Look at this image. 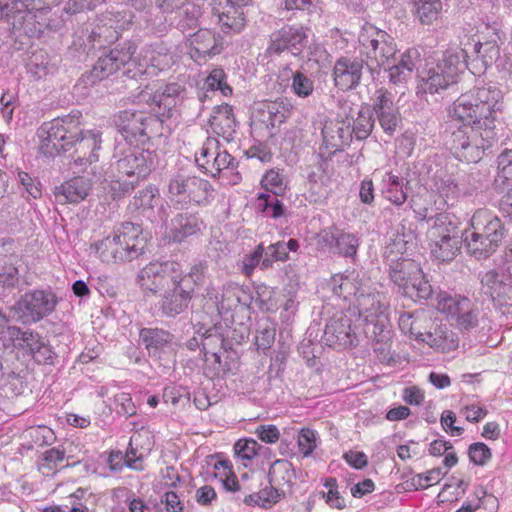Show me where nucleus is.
<instances>
[{
    "instance_id": "45",
    "label": "nucleus",
    "mask_w": 512,
    "mask_h": 512,
    "mask_svg": "<svg viewBox=\"0 0 512 512\" xmlns=\"http://www.w3.org/2000/svg\"><path fill=\"white\" fill-rule=\"evenodd\" d=\"M256 208L259 212L274 219L282 217L285 213L284 204L278 199V196L275 193L260 194L256 201Z\"/></svg>"
},
{
    "instance_id": "21",
    "label": "nucleus",
    "mask_w": 512,
    "mask_h": 512,
    "mask_svg": "<svg viewBox=\"0 0 512 512\" xmlns=\"http://www.w3.org/2000/svg\"><path fill=\"white\" fill-rule=\"evenodd\" d=\"M369 284L371 280L365 273L352 270L333 275L327 285L335 296L344 300L354 297L356 300L362 292H367Z\"/></svg>"
},
{
    "instance_id": "43",
    "label": "nucleus",
    "mask_w": 512,
    "mask_h": 512,
    "mask_svg": "<svg viewBox=\"0 0 512 512\" xmlns=\"http://www.w3.org/2000/svg\"><path fill=\"white\" fill-rule=\"evenodd\" d=\"M205 271L206 266L203 263H199L191 267L188 273L183 274L181 265L178 263L176 283H179L193 295L195 287L203 283Z\"/></svg>"
},
{
    "instance_id": "32",
    "label": "nucleus",
    "mask_w": 512,
    "mask_h": 512,
    "mask_svg": "<svg viewBox=\"0 0 512 512\" xmlns=\"http://www.w3.org/2000/svg\"><path fill=\"white\" fill-rule=\"evenodd\" d=\"M91 183L84 177H74L55 188V197L59 203H79L84 200Z\"/></svg>"
},
{
    "instance_id": "28",
    "label": "nucleus",
    "mask_w": 512,
    "mask_h": 512,
    "mask_svg": "<svg viewBox=\"0 0 512 512\" xmlns=\"http://www.w3.org/2000/svg\"><path fill=\"white\" fill-rule=\"evenodd\" d=\"M192 299V294L179 283H173L163 291L160 310L166 317H175L183 313Z\"/></svg>"
},
{
    "instance_id": "3",
    "label": "nucleus",
    "mask_w": 512,
    "mask_h": 512,
    "mask_svg": "<svg viewBox=\"0 0 512 512\" xmlns=\"http://www.w3.org/2000/svg\"><path fill=\"white\" fill-rule=\"evenodd\" d=\"M507 230L502 220L488 210L475 211L470 227L465 230L464 242L470 255L478 260L487 259L501 246Z\"/></svg>"
},
{
    "instance_id": "64",
    "label": "nucleus",
    "mask_w": 512,
    "mask_h": 512,
    "mask_svg": "<svg viewBox=\"0 0 512 512\" xmlns=\"http://www.w3.org/2000/svg\"><path fill=\"white\" fill-rule=\"evenodd\" d=\"M325 488L328 491L323 492V497L326 499V503L336 509H343L346 506L344 498L340 495L338 491V484L335 478H327L324 483Z\"/></svg>"
},
{
    "instance_id": "57",
    "label": "nucleus",
    "mask_w": 512,
    "mask_h": 512,
    "mask_svg": "<svg viewBox=\"0 0 512 512\" xmlns=\"http://www.w3.org/2000/svg\"><path fill=\"white\" fill-rule=\"evenodd\" d=\"M434 293L435 291L432 285L429 283V280L421 270L420 277L415 282V285L411 286L409 290L406 291V297L412 299L413 301L427 300L432 298Z\"/></svg>"
},
{
    "instance_id": "22",
    "label": "nucleus",
    "mask_w": 512,
    "mask_h": 512,
    "mask_svg": "<svg viewBox=\"0 0 512 512\" xmlns=\"http://www.w3.org/2000/svg\"><path fill=\"white\" fill-rule=\"evenodd\" d=\"M352 122L349 117H337L324 122L322 127L323 146L329 155L342 151L352 141Z\"/></svg>"
},
{
    "instance_id": "15",
    "label": "nucleus",
    "mask_w": 512,
    "mask_h": 512,
    "mask_svg": "<svg viewBox=\"0 0 512 512\" xmlns=\"http://www.w3.org/2000/svg\"><path fill=\"white\" fill-rule=\"evenodd\" d=\"M119 264L131 262L139 258L146 246V238L140 225L124 222L114 232Z\"/></svg>"
},
{
    "instance_id": "18",
    "label": "nucleus",
    "mask_w": 512,
    "mask_h": 512,
    "mask_svg": "<svg viewBox=\"0 0 512 512\" xmlns=\"http://www.w3.org/2000/svg\"><path fill=\"white\" fill-rule=\"evenodd\" d=\"M175 63V57L163 42L145 45L139 56L134 57V65L138 71L133 74L156 73L170 69Z\"/></svg>"
},
{
    "instance_id": "60",
    "label": "nucleus",
    "mask_w": 512,
    "mask_h": 512,
    "mask_svg": "<svg viewBox=\"0 0 512 512\" xmlns=\"http://www.w3.org/2000/svg\"><path fill=\"white\" fill-rule=\"evenodd\" d=\"M431 326L432 319L428 313L424 310H417L414 312L413 329L410 335L414 336L416 340L423 342V338L427 337Z\"/></svg>"
},
{
    "instance_id": "31",
    "label": "nucleus",
    "mask_w": 512,
    "mask_h": 512,
    "mask_svg": "<svg viewBox=\"0 0 512 512\" xmlns=\"http://www.w3.org/2000/svg\"><path fill=\"white\" fill-rule=\"evenodd\" d=\"M139 338L150 357L160 358L161 353L172 344L174 336L160 328H143Z\"/></svg>"
},
{
    "instance_id": "23",
    "label": "nucleus",
    "mask_w": 512,
    "mask_h": 512,
    "mask_svg": "<svg viewBox=\"0 0 512 512\" xmlns=\"http://www.w3.org/2000/svg\"><path fill=\"white\" fill-rule=\"evenodd\" d=\"M156 121L153 116H148L142 111L125 110L120 112L116 123L127 141L138 142L148 137L149 127Z\"/></svg>"
},
{
    "instance_id": "62",
    "label": "nucleus",
    "mask_w": 512,
    "mask_h": 512,
    "mask_svg": "<svg viewBox=\"0 0 512 512\" xmlns=\"http://www.w3.org/2000/svg\"><path fill=\"white\" fill-rule=\"evenodd\" d=\"M264 258V245L260 243L256 246L254 251L248 255H245L241 261L240 270L241 272L249 277L254 272L255 268L262 263Z\"/></svg>"
},
{
    "instance_id": "61",
    "label": "nucleus",
    "mask_w": 512,
    "mask_h": 512,
    "mask_svg": "<svg viewBox=\"0 0 512 512\" xmlns=\"http://www.w3.org/2000/svg\"><path fill=\"white\" fill-rule=\"evenodd\" d=\"M291 87L298 97L307 98L314 91V82L304 73L297 71L292 75Z\"/></svg>"
},
{
    "instance_id": "19",
    "label": "nucleus",
    "mask_w": 512,
    "mask_h": 512,
    "mask_svg": "<svg viewBox=\"0 0 512 512\" xmlns=\"http://www.w3.org/2000/svg\"><path fill=\"white\" fill-rule=\"evenodd\" d=\"M372 108L383 131L392 136L402 122L399 108L395 105L394 95L385 88L377 89L373 96Z\"/></svg>"
},
{
    "instance_id": "51",
    "label": "nucleus",
    "mask_w": 512,
    "mask_h": 512,
    "mask_svg": "<svg viewBox=\"0 0 512 512\" xmlns=\"http://www.w3.org/2000/svg\"><path fill=\"white\" fill-rule=\"evenodd\" d=\"M33 17L35 18L36 28L39 30V37H41L46 30L56 31L64 24V20L60 17H52L49 7L35 9V15Z\"/></svg>"
},
{
    "instance_id": "30",
    "label": "nucleus",
    "mask_w": 512,
    "mask_h": 512,
    "mask_svg": "<svg viewBox=\"0 0 512 512\" xmlns=\"http://www.w3.org/2000/svg\"><path fill=\"white\" fill-rule=\"evenodd\" d=\"M6 341L9 343L4 346L12 345L14 348L21 349L32 356L34 359L37 350L45 340L38 334L29 330H21L18 327H8L5 335Z\"/></svg>"
},
{
    "instance_id": "8",
    "label": "nucleus",
    "mask_w": 512,
    "mask_h": 512,
    "mask_svg": "<svg viewBox=\"0 0 512 512\" xmlns=\"http://www.w3.org/2000/svg\"><path fill=\"white\" fill-rule=\"evenodd\" d=\"M114 158L116 161L113 168L119 177L127 176L137 180L148 176L158 163V156L154 151L138 147H128L117 151Z\"/></svg>"
},
{
    "instance_id": "38",
    "label": "nucleus",
    "mask_w": 512,
    "mask_h": 512,
    "mask_svg": "<svg viewBox=\"0 0 512 512\" xmlns=\"http://www.w3.org/2000/svg\"><path fill=\"white\" fill-rule=\"evenodd\" d=\"M135 102L139 105H145L161 122L169 118L168 113L164 111L162 98L155 85H147L136 96Z\"/></svg>"
},
{
    "instance_id": "34",
    "label": "nucleus",
    "mask_w": 512,
    "mask_h": 512,
    "mask_svg": "<svg viewBox=\"0 0 512 512\" xmlns=\"http://www.w3.org/2000/svg\"><path fill=\"white\" fill-rule=\"evenodd\" d=\"M209 123L213 131L225 140L230 141L234 138L236 120L230 105L223 104L215 107L209 118Z\"/></svg>"
},
{
    "instance_id": "35",
    "label": "nucleus",
    "mask_w": 512,
    "mask_h": 512,
    "mask_svg": "<svg viewBox=\"0 0 512 512\" xmlns=\"http://www.w3.org/2000/svg\"><path fill=\"white\" fill-rule=\"evenodd\" d=\"M218 25L225 34L239 33L246 25V11L243 8L226 4L221 10H215Z\"/></svg>"
},
{
    "instance_id": "9",
    "label": "nucleus",
    "mask_w": 512,
    "mask_h": 512,
    "mask_svg": "<svg viewBox=\"0 0 512 512\" xmlns=\"http://www.w3.org/2000/svg\"><path fill=\"white\" fill-rule=\"evenodd\" d=\"M217 140L208 138L200 151L195 154V162L198 167L212 177L223 175H233V184L240 180L237 169L238 162L227 152L217 151Z\"/></svg>"
},
{
    "instance_id": "41",
    "label": "nucleus",
    "mask_w": 512,
    "mask_h": 512,
    "mask_svg": "<svg viewBox=\"0 0 512 512\" xmlns=\"http://www.w3.org/2000/svg\"><path fill=\"white\" fill-rule=\"evenodd\" d=\"M345 117H349L352 122V138L355 137L357 140L368 138L375 125V119L369 108L359 109L356 112V117L354 114H348Z\"/></svg>"
},
{
    "instance_id": "14",
    "label": "nucleus",
    "mask_w": 512,
    "mask_h": 512,
    "mask_svg": "<svg viewBox=\"0 0 512 512\" xmlns=\"http://www.w3.org/2000/svg\"><path fill=\"white\" fill-rule=\"evenodd\" d=\"M32 0H12L2 4V19L12 27L13 33L19 32L28 37H39V30L36 28L35 9L31 8Z\"/></svg>"
},
{
    "instance_id": "52",
    "label": "nucleus",
    "mask_w": 512,
    "mask_h": 512,
    "mask_svg": "<svg viewBox=\"0 0 512 512\" xmlns=\"http://www.w3.org/2000/svg\"><path fill=\"white\" fill-rule=\"evenodd\" d=\"M243 291L233 283H229L223 286L221 298L218 303V311L228 312L238 306L241 303V295Z\"/></svg>"
},
{
    "instance_id": "13",
    "label": "nucleus",
    "mask_w": 512,
    "mask_h": 512,
    "mask_svg": "<svg viewBox=\"0 0 512 512\" xmlns=\"http://www.w3.org/2000/svg\"><path fill=\"white\" fill-rule=\"evenodd\" d=\"M356 312H339L329 319L324 329L323 340L326 345L335 349H346L358 344L356 325L353 317Z\"/></svg>"
},
{
    "instance_id": "29",
    "label": "nucleus",
    "mask_w": 512,
    "mask_h": 512,
    "mask_svg": "<svg viewBox=\"0 0 512 512\" xmlns=\"http://www.w3.org/2000/svg\"><path fill=\"white\" fill-rule=\"evenodd\" d=\"M355 309L357 310V321H372L380 315H386V303L384 296L380 293H374L369 284L367 292H362L354 301Z\"/></svg>"
},
{
    "instance_id": "20",
    "label": "nucleus",
    "mask_w": 512,
    "mask_h": 512,
    "mask_svg": "<svg viewBox=\"0 0 512 512\" xmlns=\"http://www.w3.org/2000/svg\"><path fill=\"white\" fill-rule=\"evenodd\" d=\"M481 292L498 306H512V276L495 269L480 274Z\"/></svg>"
},
{
    "instance_id": "27",
    "label": "nucleus",
    "mask_w": 512,
    "mask_h": 512,
    "mask_svg": "<svg viewBox=\"0 0 512 512\" xmlns=\"http://www.w3.org/2000/svg\"><path fill=\"white\" fill-rule=\"evenodd\" d=\"M190 56L201 64L208 57L218 55L222 50V45L217 41L215 34L209 29H199L190 34Z\"/></svg>"
},
{
    "instance_id": "42",
    "label": "nucleus",
    "mask_w": 512,
    "mask_h": 512,
    "mask_svg": "<svg viewBox=\"0 0 512 512\" xmlns=\"http://www.w3.org/2000/svg\"><path fill=\"white\" fill-rule=\"evenodd\" d=\"M174 14L173 20H178L177 25L181 29H194L199 24L202 10L198 4L186 1Z\"/></svg>"
},
{
    "instance_id": "33",
    "label": "nucleus",
    "mask_w": 512,
    "mask_h": 512,
    "mask_svg": "<svg viewBox=\"0 0 512 512\" xmlns=\"http://www.w3.org/2000/svg\"><path fill=\"white\" fill-rule=\"evenodd\" d=\"M290 110L281 100L262 103L255 112L256 119L267 129H274L285 122Z\"/></svg>"
},
{
    "instance_id": "47",
    "label": "nucleus",
    "mask_w": 512,
    "mask_h": 512,
    "mask_svg": "<svg viewBox=\"0 0 512 512\" xmlns=\"http://www.w3.org/2000/svg\"><path fill=\"white\" fill-rule=\"evenodd\" d=\"M418 265L416 261L408 258L397 259L395 263H390L389 276L396 285L404 282L408 277L418 274Z\"/></svg>"
},
{
    "instance_id": "53",
    "label": "nucleus",
    "mask_w": 512,
    "mask_h": 512,
    "mask_svg": "<svg viewBox=\"0 0 512 512\" xmlns=\"http://www.w3.org/2000/svg\"><path fill=\"white\" fill-rule=\"evenodd\" d=\"M358 247L359 238L357 235L340 229L335 245V252L344 257H354Z\"/></svg>"
},
{
    "instance_id": "55",
    "label": "nucleus",
    "mask_w": 512,
    "mask_h": 512,
    "mask_svg": "<svg viewBox=\"0 0 512 512\" xmlns=\"http://www.w3.org/2000/svg\"><path fill=\"white\" fill-rule=\"evenodd\" d=\"M161 98L164 111L172 116V111L177 104V97L184 92V88L178 83H169L164 88H157Z\"/></svg>"
},
{
    "instance_id": "36",
    "label": "nucleus",
    "mask_w": 512,
    "mask_h": 512,
    "mask_svg": "<svg viewBox=\"0 0 512 512\" xmlns=\"http://www.w3.org/2000/svg\"><path fill=\"white\" fill-rule=\"evenodd\" d=\"M499 40L500 36L498 32L493 29L487 38H483V41L479 40L474 44V53L476 57L473 61L480 62L481 68L484 70H486L499 58Z\"/></svg>"
},
{
    "instance_id": "37",
    "label": "nucleus",
    "mask_w": 512,
    "mask_h": 512,
    "mask_svg": "<svg viewBox=\"0 0 512 512\" xmlns=\"http://www.w3.org/2000/svg\"><path fill=\"white\" fill-rule=\"evenodd\" d=\"M299 248L296 239H290L288 242L278 241L264 247V258L261 263V270H267L273 266L274 262L286 261L290 251H296Z\"/></svg>"
},
{
    "instance_id": "16",
    "label": "nucleus",
    "mask_w": 512,
    "mask_h": 512,
    "mask_svg": "<svg viewBox=\"0 0 512 512\" xmlns=\"http://www.w3.org/2000/svg\"><path fill=\"white\" fill-rule=\"evenodd\" d=\"M72 139H70V149H74L72 159L78 166L92 165L99 160V150L101 149V132L98 130H81L75 123Z\"/></svg>"
},
{
    "instance_id": "25",
    "label": "nucleus",
    "mask_w": 512,
    "mask_h": 512,
    "mask_svg": "<svg viewBox=\"0 0 512 512\" xmlns=\"http://www.w3.org/2000/svg\"><path fill=\"white\" fill-rule=\"evenodd\" d=\"M364 67L366 65L362 57L339 58L333 69L335 85L343 91L355 89L360 84Z\"/></svg>"
},
{
    "instance_id": "1",
    "label": "nucleus",
    "mask_w": 512,
    "mask_h": 512,
    "mask_svg": "<svg viewBox=\"0 0 512 512\" xmlns=\"http://www.w3.org/2000/svg\"><path fill=\"white\" fill-rule=\"evenodd\" d=\"M503 94L493 83H478L453 103L452 115L464 122L451 134L450 149L460 161L477 163L504 130Z\"/></svg>"
},
{
    "instance_id": "12",
    "label": "nucleus",
    "mask_w": 512,
    "mask_h": 512,
    "mask_svg": "<svg viewBox=\"0 0 512 512\" xmlns=\"http://www.w3.org/2000/svg\"><path fill=\"white\" fill-rule=\"evenodd\" d=\"M137 46L132 41H125L118 44L113 49L101 55L93 65L88 78L91 82L101 81L119 71L128 64H134V54Z\"/></svg>"
},
{
    "instance_id": "6",
    "label": "nucleus",
    "mask_w": 512,
    "mask_h": 512,
    "mask_svg": "<svg viewBox=\"0 0 512 512\" xmlns=\"http://www.w3.org/2000/svg\"><path fill=\"white\" fill-rule=\"evenodd\" d=\"M57 304L52 292L33 290L25 293L9 311V318L22 323L38 322L51 314Z\"/></svg>"
},
{
    "instance_id": "26",
    "label": "nucleus",
    "mask_w": 512,
    "mask_h": 512,
    "mask_svg": "<svg viewBox=\"0 0 512 512\" xmlns=\"http://www.w3.org/2000/svg\"><path fill=\"white\" fill-rule=\"evenodd\" d=\"M202 227L203 221L198 213L181 212L171 219L166 237L169 242L181 243L198 234Z\"/></svg>"
},
{
    "instance_id": "54",
    "label": "nucleus",
    "mask_w": 512,
    "mask_h": 512,
    "mask_svg": "<svg viewBox=\"0 0 512 512\" xmlns=\"http://www.w3.org/2000/svg\"><path fill=\"white\" fill-rule=\"evenodd\" d=\"M439 196L447 206L453 205L458 197L459 188L451 176L439 177L435 181Z\"/></svg>"
},
{
    "instance_id": "17",
    "label": "nucleus",
    "mask_w": 512,
    "mask_h": 512,
    "mask_svg": "<svg viewBox=\"0 0 512 512\" xmlns=\"http://www.w3.org/2000/svg\"><path fill=\"white\" fill-rule=\"evenodd\" d=\"M178 263L174 261L151 262L138 275L143 290L157 293L176 283Z\"/></svg>"
},
{
    "instance_id": "5",
    "label": "nucleus",
    "mask_w": 512,
    "mask_h": 512,
    "mask_svg": "<svg viewBox=\"0 0 512 512\" xmlns=\"http://www.w3.org/2000/svg\"><path fill=\"white\" fill-rule=\"evenodd\" d=\"M359 42L360 54L365 57L366 68L372 73L389 64L397 51L394 38L375 27L364 29Z\"/></svg>"
},
{
    "instance_id": "48",
    "label": "nucleus",
    "mask_w": 512,
    "mask_h": 512,
    "mask_svg": "<svg viewBox=\"0 0 512 512\" xmlns=\"http://www.w3.org/2000/svg\"><path fill=\"white\" fill-rule=\"evenodd\" d=\"M91 249L94 250L102 262L119 264L117 255L121 253L117 251L114 234L93 243Z\"/></svg>"
},
{
    "instance_id": "4",
    "label": "nucleus",
    "mask_w": 512,
    "mask_h": 512,
    "mask_svg": "<svg viewBox=\"0 0 512 512\" xmlns=\"http://www.w3.org/2000/svg\"><path fill=\"white\" fill-rule=\"evenodd\" d=\"M418 214L428 224L426 236L432 257L440 261H451L461 245L457 225L447 214L428 217L426 208Z\"/></svg>"
},
{
    "instance_id": "2",
    "label": "nucleus",
    "mask_w": 512,
    "mask_h": 512,
    "mask_svg": "<svg viewBox=\"0 0 512 512\" xmlns=\"http://www.w3.org/2000/svg\"><path fill=\"white\" fill-rule=\"evenodd\" d=\"M464 51H446L438 62H426L420 68L421 54L416 48H409L397 62L410 75L414 69L418 70L420 79L418 90L420 93L434 94L457 82L459 74L463 71Z\"/></svg>"
},
{
    "instance_id": "10",
    "label": "nucleus",
    "mask_w": 512,
    "mask_h": 512,
    "mask_svg": "<svg viewBox=\"0 0 512 512\" xmlns=\"http://www.w3.org/2000/svg\"><path fill=\"white\" fill-rule=\"evenodd\" d=\"M168 191L171 201L182 205L195 203L198 205L208 202L212 195V185L197 176L177 174L169 181Z\"/></svg>"
},
{
    "instance_id": "46",
    "label": "nucleus",
    "mask_w": 512,
    "mask_h": 512,
    "mask_svg": "<svg viewBox=\"0 0 512 512\" xmlns=\"http://www.w3.org/2000/svg\"><path fill=\"white\" fill-rule=\"evenodd\" d=\"M416 16L424 25H430L436 21L442 11L440 0H414Z\"/></svg>"
},
{
    "instance_id": "39",
    "label": "nucleus",
    "mask_w": 512,
    "mask_h": 512,
    "mask_svg": "<svg viewBox=\"0 0 512 512\" xmlns=\"http://www.w3.org/2000/svg\"><path fill=\"white\" fill-rule=\"evenodd\" d=\"M423 342L443 352L451 351L458 346V339L446 325H437L434 331L430 330L427 337L423 338Z\"/></svg>"
},
{
    "instance_id": "50",
    "label": "nucleus",
    "mask_w": 512,
    "mask_h": 512,
    "mask_svg": "<svg viewBox=\"0 0 512 512\" xmlns=\"http://www.w3.org/2000/svg\"><path fill=\"white\" fill-rule=\"evenodd\" d=\"M497 187H512V149L498 156V173L495 179Z\"/></svg>"
},
{
    "instance_id": "56",
    "label": "nucleus",
    "mask_w": 512,
    "mask_h": 512,
    "mask_svg": "<svg viewBox=\"0 0 512 512\" xmlns=\"http://www.w3.org/2000/svg\"><path fill=\"white\" fill-rule=\"evenodd\" d=\"M409 242L405 239L404 235L396 234L390 238V241L384 248V256L391 263H395L397 259L403 258L402 256L408 250Z\"/></svg>"
},
{
    "instance_id": "44",
    "label": "nucleus",
    "mask_w": 512,
    "mask_h": 512,
    "mask_svg": "<svg viewBox=\"0 0 512 512\" xmlns=\"http://www.w3.org/2000/svg\"><path fill=\"white\" fill-rule=\"evenodd\" d=\"M24 438L27 440L28 449L52 445L55 441L53 430L45 425L28 428L24 432Z\"/></svg>"
},
{
    "instance_id": "7",
    "label": "nucleus",
    "mask_w": 512,
    "mask_h": 512,
    "mask_svg": "<svg viewBox=\"0 0 512 512\" xmlns=\"http://www.w3.org/2000/svg\"><path fill=\"white\" fill-rule=\"evenodd\" d=\"M73 128H75V121L70 116L43 123L37 130L39 151L48 157H54L62 151H69L70 139L75 137L72 135Z\"/></svg>"
},
{
    "instance_id": "40",
    "label": "nucleus",
    "mask_w": 512,
    "mask_h": 512,
    "mask_svg": "<svg viewBox=\"0 0 512 512\" xmlns=\"http://www.w3.org/2000/svg\"><path fill=\"white\" fill-rule=\"evenodd\" d=\"M384 187L382 193L384 197L396 206H401L407 199V185L404 184V179L398 176L387 173L383 179Z\"/></svg>"
},
{
    "instance_id": "59",
    "label": "nucleus",
    "mask_w": 512,
    "mask_h": 512,
    "mask_svg": "<svg viewBox=\"0 0 512 512\" xmlns=\"http://www.w3.org/2000/svg\"><path fill=\"white\" fill-rule=\"evenodd\" d=\"M21 259L17 255H10L8 261H5V266L2 268V288L15 287L19 282V263Z\"/></svg>"
},
{
    "instance_id": "49",
    "label": "nucleus",
    "mask_w": 512,
    "mask_h": 512,
    "mask_svg": "<svg viewBox=\"0 0 512 512\" xmlns=\"http://www.w3.org/2000/svg\"><path fill=\"white\" fill-rule=\"evenodd\" d=\"M467 304H469V299L466 297H453L444 292H440L436 295V309L451 317L460 313L462 307Z\"/></svg>"
},
{
    "instance_id": "63",
    "label": "nucleus",
    "mask_w": 512,
    "mask_h": 512,
    "mask_svg": "<svg viewBox=\"0 0 512 512\" xmlns=\"http://www.w3.org/2000/svg\"><path fill=\"white\" fill-rule=\"evenodd\" d=\"M65 451L59 447L48 449L42 454V463L39 465V471L47 474L45 469L51 471L57 467L58 464L65 460Z\"/></svg>"
},
{
    "instance_id": "24",
    "label": "nucleus",
    "mask_w": 512,
    "mask_h": 512,
    "mask_svg": "<svg viewBox=\"0 0 512 512\" xmlns=\"http://www.w3.org/2000/svg\"><path fill=\"white\" fill-rule=\"evenodd\" d=\"M364 334L371 342L375 353L383 360L390 356L392 330L387 315H380L372 321H365Z\"/></svg>"
},
{
    "instance_id": "11",
    "label": "nucleus",
    "mask_w": 512,
    "mask_h": 512,
    "mask_svg": "<svg viewBox=\"0 0 512 512\" xmlns=\"http://www.w3.org/2000/svg\"><path fill=\"white\" fill-rule=\"evenodd\" d=\"M307 44L308 28L297 24H286L270 34L265 55L280 56L287 51L294 56H299Z\"/></svg>"
},
{
    "instance_id": "58",
    "label": "nucleus",
    "mask_w": 512,
    "mask_h": 512,
    "mask_svg": "<svg viewBox=\"0 0 512 512\" xmlns=\"http://www.w3.org/2000/svg\"><path fill=\"white\" fill-rule=\"evenodd\" d=\"M205 85L208 90H219L223 96L232 94V88L226 81V74L222 68L213 69L206 77Z\"/></svg>"
}]
</instances>
